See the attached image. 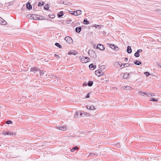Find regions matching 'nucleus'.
<instances>
[{
  "label": "nucleus",
  "mask_w": 161,
  "mask_h": 161,
  "mask_svg": "<svg viewBox=\"0 0 161 161\" xmlns=\"http://www.w3.org/2000/svg\"><path fill=\"white\" fill-rule=\"evenodd\" d=\"M105 66L102 65L99 67V69L98 70H96L95 71L96 75L98 77H100L101 75H103L104 73L102 72V71L105 69Z\"/></svg>",
  "instance_id": "1"
},
{
  "label": "nucleus",
  "mask_w": 161,
  "mask_h": 161,
  "mask_svg": "<svg viewBox=\"0 0 161 161\" xmlns=\"http://www.w3.org/2000/svg\"><path fill=\"white\" fill-rule=\"evenodd\" d=\"M80 60L81 62H82V63H85L88 62L90 60V59L89 58L87 57H85V56L82 57L81 58H80Z\"/></svg>",
  "instance_id": "2"
},
{
  "label": "nucleus",
  "mask_w": 161,
  "mask_h": 161,
  "mask_svg": "<svg viewBox=\"0 0 161 161\" xmlns=\"http://www.w3.org/2000/svg\"><path fill=\"white\" fill-rule=\"evenodd\" d=\"M88 54L89 55L93 58H96L97 57L96 54L92 50H90L88 52Z\"/></svg>",
  "instance_id": "3"
},
{
  "label": "nucleus",
  "mask_w": 161,
  "mask_h": 161,
  "mask_svg": "<svg viewBox=\"0 0 161 161\" xmlns=\"http://www.w3.org/2000/svg\"><path fill=\"white\" fill-rule=\"evenodd\" d=\"M64 40L66 41L67 43L70 44L73 42L72 38L69 36H66L64 38Z\"/></svg>",
  "instance_id": "4"
},
{
  "label": "nucleus",
  "mask_w": 161,
  "mask_h": 161,
  "mask_svg": "<svg viewBox=\"0 0 161 161\" xmlns=\"http://www.w3.org/2000/svg\"><path fill=\"white\" fill-rule=\"evenodd\" d=\"M107 44L109 45L110 47L112 49L116 50L117 51L119 49V48L115 45L113 44Z\"/></svg>",
  "instance_id": "5"
},
{
  "label": "nucleus",
  "mask_w": 161,
  "mask_h": 161,
  "mask_svg": "<svg viewBox=\"0 0 161 161\" xmlns=\"http://www.w3.org/2000/svg\"><path fill=\"white\" fill-rule=\"evenodd\" d=\"M96 48L97 49H99L101 50H104L105 49L104 46L101 44H97Z\"/></svg>",
  "instance_id": "6"
},
{
  "label": "nucleus",
  "mask_w": 161,
  "mask_h": 161,
  "mask_svg": "<svg viewBox=\"0 0 161 161\" xmlns=\"http://www.w3.org/2000/svg\"><path fill=\"white\" fill-rule=\"evenodd\" d=\"M39 69L37 68L33 67L30 68V71L33 72L35 73L36 71H39Z\"/></svg>",
  "instance_id": "7"
},
{
  "label": "nucleus",
  "mask_w": 161,
  "mask_h": 161,
  "mask_svg": "<svg viewBox=\"0 0 161 161\" xmlns=\"http://www.w3.org/2000/svg\"><path fill=\"white\" fill-rule=\"evenodd\" d=\"M26 8L29 10H30L32 9V6L31 5L30 2L28 1L26 3Z\"/></svg>",
  "instance_id": "8"
},
{
  "label": "nucleus",
  "mask_w": 161,
  "mask_h": 161,
  "mask_svg": "<svg viewBox=\"0 0 161 161\" xmlns=\"http://www.w3.org/2000/svg\"><path fill=\"white\" fill-rule=\"evenodd\" d=\"M56 128L57 129L61 130H65L66 129V126H57Z\"/></svg>",
  "instance_id": "9"
},
{
  "label": "nucleus",
  "mask_w": 161,
  "mask_h": 161,
  "mask_svg": "<svg viewBox=\"0 0 161 161\" xmlns=\"http://www.w3.org/2000/svg\"><path fill=\"white\" fill-rule=\"evenodd\" d=\"M81 27H83V25L81 26H78L76 27L75 29V31L78 33H80L81 30Z\"/></svg>",
  "instance_id": "10"
},
{
  "label": "nucleus",
  "mask_w": 161,
  "mask_h": 161,
  "mask_svg": "<svg viewBox=\"0 0 161 161\" xmlns=\"http://www.w3.org/2000/svg\"><path fill=\"white\" fill-rule=\"evenodd\" d=\"M0 24L5 25L7 24V22L3 19L0 17Z\"/></svg>",
  "instance_id": "11"
},
{
  "label": "nucleus",
  "mask_w": 161,
  "mask_h": 161,
  "mask_svg": "<svg viewBox=\"0 0 161 161\" xmlns=\"http://www.w3.org/2000/svg\"><path fill=\"white\" fill-rule=\"evenodd\" d=\"M89 67L90 69L93 70L96 68V65H93L92 64H91L89 65Z\"/></svg>",
  "instance_id": "12"
},
{
  "label": "nucleus",
  "mask_w": 161,
  "mask_h": 161,
  "mask_svg": "<svg viewBox=\"0 0 161 161\" xmlns=\"http://www.w3.org/2000/svg\"><path fill=\"white\" fill-rule=\"evenodd\" d=\"M32 15H34L35 16V20H40V15L36 14H32Z\"/></svg>",
  "instance_id": "13"
},
{
  "label": "nucleus",
  "mask_w": 161,
  "mask_h": 161,
  "mask_svg": "<svg viewBox=\"0 0 161 161\" xmlns=\"http://www.w3.org/2000/svg\"><path fill=\"white\" fill-rule=\"evenodd\" d=\"M127 52L128 53H132V50L130 46H128L127 47Z\"/></svg>",
  "instance_id": "14"
},
{
  "label": "nucleus",
  "mask_w": 161,
  "mask_h": 161,
  "mask_svg": "<svg viewBox=\"0 0 161 161\" xmlns=\"http://www.w3.org/2000/svg\"><path fill=\"white\" fill-rule=\"evenodd\" d=\"M64 13L63 11H61L57 14V16L58 18H61L63 16Z\"/></svg>",
  "instance_id": "15"
},
{
  "label": "nucleus",
  "mask_w": 161,
  "mask_h": 161,
  "mask_svg": "<svg viewBox=\"0 0 161 161\" xmlns=\"http://www.w3.org/2000/svg\"><path fill=\"white\" fill-rule=\"evenodd\" d=\"M86 108H87V109L90 110H93L95 109V107L94 106H92L87 105L86 106Z\"/></svg>",
  "instance_id": "16"
},
{
  "label": "nucleus",
  "mask_w": 161,
  "mask_h": 161,
  "mask_svg": "<svg viewBox=\"0 0 161 161\" xmlns=\"http://www.w3.org/2000/svg\"><path fill=\"white\" fill-rule=\"evenodd\" d=\"M75 16H77L79 15L82 12L81 10H77L75 11Z\"/></svg>",
  "instance_id": "17"
},
{
  "label": "nucleus",
  "mask_w": 161,
  "mask_h": 161,
  "mask_svg": "<svg viewBox=\"0 0 161 161\" xmlns=\"http://www.w3.org/2000/svg\"><path fill=\"white\" fill-rule=\"evenodd\" d=\"M123 89H126V90H130L131 89V87L130 86H124L123 87H122Z\"/></svg>",
  "instance_id": "18"
},
{
  "label": "nucleus",
  "mask_w": 161,
  "mask_h": 161,
  "mask_svg": "<svg viewBox=\"0 0 161 161\" xmlns=\"http://www.w3.org/2000/svg\"><path fill=\"white\" fill-rule=\"evenodd\" d=\"M130 73H125L123 75V77L124 79H127L128 78V76L130 75Z\"/></svg>",
  "instance_id": "19"
},
{
  "label": "nucleus",
  "mask_w": 161,
  "mask_h": 161,
  "mask_svg": "<svg viewBox=\"0 0 161 161\" xmlns=\"http://www.w3.org/2000/svg\"><path fill=\"white\" fill-rule=\"evenodd\" d=\"M134 63L136 65H139L142 64V62L141 61H138L137 60H136L134 61Z\"/></svg>",
  "instance_id": "20"
},
{
  "label": "nucleus",
  "mask_w": 161,
  "mask_h": 161,
  "mask_svg": "<svg viewBox=\"0 0 161 161\" xmlns=\"http://www.w3.org/2000/svg\"><path fill=\"white\" fill-rule=\"evenodd\" d=\"M125 66H126L125 67H128V64H121V65H120V67L121 68H123L124 67H125Z\"/></svg>",
  "instance_id": "21"
},
{
  "label": "nucleus",
  "mask_w": 161,
  "mask_h": 161,
  "mask_svg": "<svg viewBox=\"0 0 161 161\" xmlns=\"http://www.w3.org/2000/svg\"><path fill=\"white\" fill-rule=\"evenodd\" d=\"M149 101H153V102H158V100L154 97H151L150 98V99H149Z\"/></svg>",
  "instance_id": "22"
},
{
  "label": "nucleus",
  "mask_w": 161,
  "mask_h": 161,
  "mask_svg": "<svg viewBox=\"0 0 161 161\" xmlns=\"http://www.w3.org/2000/svg\"><path fill=\"white\" fill-rule=\"evenodd\" d=\"M83 23L85 25H88L89 24V22L88 21L87 19L85 18L83 20Z\"/></svg>",
  "instance_id": "23"
},
{
  "label": "nucleus",
  "mask_w": 161,
  "mask_h": 161,
  "mask_svg": "<svg viewBox=\"0 0 161 161\" xmlns=\"http://www.w3.org/2000/svg\"><path fill=\"white\" fill-rule=\"evenodd\" d=\"M93 81L89 80L87 83V85L90 87L92 86L93 85Z\"/></svg>",
  "instance_id": "24"
},
{
  "label": "nucleus",
  "mask_w": 161,
  "mask_h": 161,
  "mask_svg": "<svg viewBox=\"0 0 161 161\" xmlns=\"http://www.w3.org/2000/svg\"><path fill=\"white\" fill-rule=\"evenodd\" d=\"M54 45L56 47L60 48H62V46L58 43L56 42L55 43Z\"/></svg>",
  "instance_id": "25"
},
{
  "label": "nucleus",
  "mask_w": 161,
  "mask_h": 161,
  "mask_svg": "<svg viewBox=\"0 0 161 161\" xmlns=\"http://www.w3.org/2000/svg\"><path fill=\"white\" fill-rule=\"evenodd\" d=\"M86 112H85L84 111H80V117L81 116H85V114Z\"/></svg>",
  "instance_id": "26"
},
{
  "label": "nucleus",
  "mask_w": 161,
  "mask_h": 161,
  "mask_svg": "<svg viewBox=\"0 0 161 161\" xmlns=\"http://www.w3.org/2000/svg\"><path fill=\"white\" fill-rule=\"evenodd\" d=\"M49 7L50 6H49V5L48 4H47L44 7V9L46 10H48L49 8Z\"/></svg>",
  "instance_id": "27"
},
{
  "label": "nucleus",
  "mask_w": 161,
  "mask_h": 161,
  "mask_svg": "<svg viewBox=\"0 0 161 161\" xmlns=\"http://www.w3.org/2000/svg\"><path fill=\"white\" fill-rule=\"evenodd\" d=\"M16 134L12 132L8 131V135L12 136L13 137H14L16 136Z\"/></svg>",
  "instance_id": "28"
},
{
  "label": "nucleus",
  "mask_w": 161,
  "mask_h": 161,
  "mask_svg": "<svg viewBox=\"0 0 161 161\" xmlns=\"http://www.w3.org/2000/svg\"><path fill=\"white\" fill-rule=\"evenodd\" d=\"M39 71L40 72V76L42 75L44 73V71L43 70H41V69H39Z\"/></svg>",
  "instance_id": "29"
},
{
  "label": "nucleus",
  "mask_w": 161,
  "mask_h": 161,
  "mask_svg": "<svg viewBox=\"0 0 161 161\" xmlns=\"http://www.w3.org/2000/svg\"><path fill=\"white\" fill-rule=\"evenodd\" d=\"M93 26L94 27H96V28H97L98 27L97 29H100L101 27H103V26L101 25H95Z\"/></svg>",
  "instance_id": "30"
},
{
  "label": "nucleus",
  "mask_w": 161,
  "mask_h": 161,
  "mask_svg": "<svg viewBox=\"0 0 161 161\" xmlns=\"http://www.w3.org/2000/svg\"><path fill=\"white\" fill-rule=\"evenodd\" d=\"M74 117L75 118H79V112L78 111H76L74 115Z\"/></svg>",
  "instance_id": "31"
},
{
  "label": "nucleus",
  "mask_w": 161,
  "mask_h": 161,
  "mask_svg": "<svg viewBox=\"0 0 161 161\" xmlns=\"http://www.w3.org/2000/svg\"><path fill=\"white\" fill-rule=\"evenodd\" d=\"M76 53H75V52H72L71 51H69L68 53V55H71V54H73L74 55H75L76 54Z\"/></svg>",
  "instance_id": "32"
},
{
  "label": "nucleus",
  "mask_w": 161,
  "mask_h": 161,
  "mask_svg": "<svg viewBox=\"0 0 161 161\" xmlns=\"http://www.w3.org/2000/svg\"><path fill=\"white\" fill-rule=\"evenodd\" d=\"M134 55L136 57H138L140 56V53L136 51Z\"/></svg>",
  "instance_id": "33"
},
{
  "label": "nucleus",
  "mask_w": 161,
  "mask_h": 161,
  "mask_svg": "<svg viewBox=\"0 0 161 161\" xmlns=\"http://www.w3.org/2000/svg\"><path fill=\"white\" fill-rule=\"evenodd\" d=\"M120 64V62H115L114 63V65L116 67H117L118 64Z\"/></svg>",
  "instance_id": "34"
},
{
  "label": "nucleus",
  "mask_w": 161,
  "mask_h": 161,
  "mask_svg": "<svg viewBox=\"0 0 161 161\" xmlns=\"http://www.w3.org/2000/svg\"><path fill=\"white\" fill-rule=\"evenodd\" d=\"M44 4V2H42L41 3V2H39L38 4V6H43Z\"/></svg>",
  "instance_id": "35"
},
{
  "label": "nucleus",
  "mask_w": 161,
  "mask_h": 161,
  "mask_svg": "<svg viewBox=\"0 0 161 161\" xmlns=\"http://www.w3.org/2000/svg\"><path fill=\"white\" fill-rule=\"evenodd\" d=\"M14 4V3L13 1H11L10 2H9L7 3V5L8 6H12Z\"/></svg>",
  "instance_id": "36"
},
{
  "label": "nucleus",
  "mask_w": 161,
  "mask_h": 161,
  "mask_svg": "<svg viewBox=\"0 0 161 161\" xmlns=\"http://www.w3.org/2000/svg\"><path fill=\"white\" fill-rule=\"evenodd\" d=\"M6 123L7 124H13V122L11 120H8L6 121Z\"/></svg>",
  "instance_id": "37"
},
{
  "label": "nucleus",
  "mask_w": 161,
  "mask_h": 161,
  "mask_svg": "<svg viewBox=\"0 0 161 161\" xmlns=\"http://www.w3.org/2000/svg\"><path fill=\"white\" fill-rule=\"evenodd\" d=\"M92 92H91L88 93L85 97L86 98H89L90 97V94H92Z\"/></svg>",
  "instance_id": "38"
},
{
  "label": "nucleus",
  "mask_w": 161,
  "mask_h": 161,
  "mask_svg": "<svg viewBox=\"0 0 161 161\" xmlns=\"http://www.w3.org/2000/svg\"><path fill=\"white\" fill-rule=\"evenodd\" d=\"M3 134L4 135H8V131H3L2 132Z\"/></svg>",
  "instance_id": "39"
},
{
  "label": "nucleus",
  "mask_w": 161,
  "mask_h": 161,
  "mask_svg": "<svg viewBox=\"0 0 161 161\" xmlns=\"http://www.w3.org/2000/svg\"><path fill=\"white\" fill-rule=\"evenodd\" d=\"M144 74L147 77H148L149 75H150V74L149 73L148 71H147V72H144Z\"/></svg>",
  "instance_id": "40"
},
{
  "label": "nucleus",
  "mask_w": 161,
  "mask_h": 161,
  "mask_svg": "<svg viewBox=\"0 0 161 161\" xmlns=\"http://www.w3.org/2000/svg\"><path fill=\"white\" fill-rule=\"evenodd\" d=\"M139 93L142 95L144 96L145 95V93H146V92H143V91H139Z\"/></svg>",
  "instance_id": "41"
},
{
  "label": "nucleus",
  "mask_w": 161,
  "mask_h": 161,
  "mask_svg": "<svg viewBox=\"0 0 161 161\" xmlns=\"http://www.w3.org/2000/svg\"><path fill=\"white\" fill-rule=\"evenodd\" d=\"M69 13L70 14H71L72 15H75V11H69Z\"/></svg>",
  "instance_id": "42"
},
{
  "label": "nucleus",
  "mask_w": 161,
  "mask_h": 161,
  "mask_svg": "<svg viewBox=\"0 0 161 161\" xmlns=\"http://www.w3.org/2000/svg\"><path fill=\"white\" fill-rule=\"evenodd\" d=\"M32 14H28L27 15L26 17L28 18L32 19Z\"/></svg>",
  "instance_id": "43"
},
{
  "label": "nucleus",
  "mask_w": 161,
  "mask_h": 161,
  "mask_svg": "<svg viewBox=\"0 0 161 161\" xmlns=\"http://www.w3.org/2000/svg\"><path fill=\"white\" fill-rule=\"evenodd\" d=\"M95 155H96V154L95 153H90V154L88 157H89V156L92 157V156H93Z\"/></svg>",
  "instance_id": "44"
},
{
  "label": "nucleus",
  "mask_w": 161,
  "mask_h": 161,
  "mask_svg": "<svg viewBox=\"0 0 161 161\" xmlns=\"http://www.w3.org/2000/svg\"><path fill=\"white\" fill-rule=\"evenodd\" d=\"M78 147L77 146H75L74 147L72 148V150H77L78 149Z\"/></svg>",
  "instance_id": "45"
},
{
  "label": "nucleus",
  "mask_w": 161,
  "mask_h": 161,
  "mask_svg": "<svg viewBox=\"0 0 161 161\" xmlns=\"http://www.w3.org/2000/svg\"><path fill=\"white\" fill-rule=\"evenodd\" d=\"M49 18H50L51 19H53L55 17L54 15H49Z\"/></svg>",
  "instance_id": "46"
},
{
  "label": "nucleus",
  "mask_w": 161,
  "mask_h": 161,
  "mask_svg": "<svg viewBox=\"0 0 161 161\" xmlns=\"http://www.w3.org/2000/svg\"><path fill=\"white\" fill-rule=\"evenodd\" d=\"M54 56L56 58H59L60 57L59 55H58L56 54H54Z\"/></svg>",
  "instance_id": "47"
},
{
  "label": "nucleus",
  "mask_w": 161,
  "mask_h": 161,
  "mask_svg": "<svg viewBox=\"0 0 161 161\" xmlns=\"http://www.w3.org/2000/svg\"><path fill=\"white\" fill-rule=\"evenodd\" d=\"M151 93L148 92H146L145 93V95L148 96V97H150V96L151 95Z\"/></svg>",
  "instance_id": "48"
},
{
  "label": "nucleus",
  "mask_w": 161,
  "mask_h": 161,
  "mask_svg": "<svg viewBox=\"0 0 161 161\" xmlns=\"http://www.w3.org/2000/svg\"><path fill=\"white\" fill-rule=\"evenodd\" d=\"M137 52L138 53H140L142 52H143V50H142L141 49H138L137 50Z\"/></svg>",
  "instance_id": "49"
},
{
  "label": "nucleus",
  "mask_w": 161,
  "mask_h": 161,
  "mask_svg": "<svg viewBox=\"0 0 161 161\" xmlns=\"http://www.w3.org/2000/svg\"><path fill=\"white\" fill-rule=\"evenodd\" d=\"M24 6H25V4H24L23 5L22 7L21 8V10L24 11L25 9V8L24 7Z\"/></svg>",
  "instance_id": "50"
},
{
  "label": "nucleus",
  "mask_w": 161,
  "mask_h": 161,
  "mask_svg": "<svg viewBox=\"0 0 161 161\" xmlns=\"http://www.w3.org/2000/svg\"><path fill=\"white\" fill-rule=\"evenodd\" d=\"M90 116V114L86 112L85 114V116Z\"/></svg>",
  "instance_id": "51"
},
{
  "label": "nucleus",
  "mask_w": 161,
  "mask_h": 161,
  "mask_svg": "<svg viewBox=\"0 0 161 161\" xmlns=\"http://www.w3.org/2000/svg\"><path fill=\"white\" fill-rule=\"evenodd\" d=\"M40 17H41V18H40V20H44V19H45L44 18V17H43V16H41Z\"/></svg>",
  "instance_id": "52"
},
{
  "label": "nucleus",
  "mask_w": 161,
  "mask_h": 161,
  "mask_svg": "<svg viewBox=\"0 0 161 161\" xmlns=\"http://www.w3.org/2000/svg\"><path fill=\"white\" fill-rule=\"evenodd\" d=\"M87 85V83H86V82H84L83 83V86H86Z\"/></svg>",
  "instance_id": "53"
},
{
  "label": "nucleus",
  "mask_w": 161,
  "mask_h": 161,
  "mask_svg": "<svg viewBox=\"0 0 161 161\" xmlns=\"http://www.w3.org/2000/svg\"><path fill=\"white\" fill-rule=\"evenodd\" d=\"M155 96V94L154 93H151V95L150 96V97H153L154 96Z\"/></svg>",
  "instance_id": "54"
},
{
  "label": "nucleus",
  "mask_w": 161,
  "mask_h": 161,
  "mask_svg": "<svg viewBox=\"0 0 161 161\" xmlns=\"http://www.w3.org/2000/svg\"><path fill=\"white\" fill-rule=\"evenodd\" d=\"M128 58H125V61H128Z\"/></svg>",
  "instance_id": "55"
},
{
  "label": "nucleus",
  "mask_w": 161,
  "mask_h": 161,
  "mask_svg": "<svg viewBox=\"0 0 161 161\" xmlns=\"http://www.w3.org/2000/svg\"><path fill=\"white\" fill-rule=\"evenodd\" d=\"M31 19H33L35 20V16L34 15H32Z\"/></svg>",
  "instance_id": "56"
},
{
  "label": "nucleus",
  "mask_w": 161,
  "mask_h": 161,
  "mask_svg": "<svg viewBox=\"0 0 161 161\" xmlns=\"http://www.w3.org/2000/svg\"><path fill=\"white\" fill-rule=\"evenodd\" d=\"M3 5V4L2 3H0V7L2 6Z\"/></svg>",
  "instance_id": "57"
},
{
  "label": "nucleus",
  "mask_w": 161,
  "mask_h": 161,
  "mask_svg": "<svg viewBox=\"0 0 161 161\" xmlns=\"http://www.w3.org/2000/svg\"><path fill=\"white\" fill-rule=\"evenodd\" d=\"M130 65H133L132 64H128V66H129Z\"/></svg>",
  "instance_id": "58"
},
{
  "label": "nucleus",
  "mask_w": 161,
  "mask_h": 161,
  "mask_svg": "<svg viewBox=\"0 0 161 161\" xmlns=\"http://www.w3.org/2000/svg\"><path fill=\"white\" fill-rule=\"evenodd\" d=\"M75 150H72V148L71 150V152H73Z\"/></svg>",
  "instance_id": "59"
},
{
  "label": "nucleus",
  "mask_w": 161,
  "mask_h": 161,
  "mask_svg": "<svg viewBox=\"0 0 161 161\" xmlns=\"http://www.w3.org/2000/svg\"><path fill=\"white\" fill-rule=\"evenodd\" d=\"M46 20H47L49 21H51L52 20L50 19H46Z\"/></svg>",
  "instance_id": "60"
},
{
  "label": "nucleus",
  "mask_w": 161,
  "mask_h": 161,
  "mask_svg": "<svg viewBox=\"0 0 161 161\" xmlns=\"http://www.w3.org/2000/svg\"><path fill=\"white\" fill-rule=\"evenodd\" d=\"M158 66H159V67L161 68V65H159V64H158Z\"/></svg>",
  "instance_id": "61"
},
{
  "label": "nucleus",
  "mask_w": 161,
  "mask_h": 161,
  "mask_svg": "<svg viewBox=\"0 0 161 161\" xmlns=\"http://www.w3.org/2000/svg\"><path fill=\"white\" fill-rule=\"evenodd\" d=\"M121 65V64H120H120H118V65H120V66Z\"/></svg>",
  "instance_id": "62"
},
{
  "label": "nucleus",
  "mask_w": 161,
  "mask_h": 161,
  "mask_svg": "<svg viewBox=\"0 0 161 161\" xmlns=\"http://www.w3.org/2000/svg\"><path fill=\"white\" fill-rule=\"evenodd\" d=\"M77 23L79 24H80V22H77Z\"/></svg>",
  "instance_id": "63"
},
{
  "label": "nucleus",
  "mask_w": 161,
  "mask_h": 161,
  "mask_svg": "<svg viewBox=\"0 0 161 161\" xmlns=\"http://www.w3.org/2000/svg\"><path fill=\"white\" fill-rule=\"evenodd\" d=\"M95 47H96V46H95V45H94V48H95Z\"/></svg>",
  "instance_id": "64"
}]
</instances>
